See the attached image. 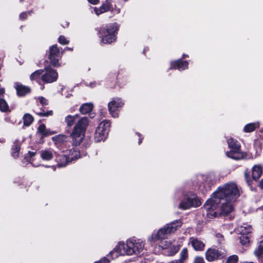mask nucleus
<instances>
[{
	"instance_id": "15",
	"label": "nucleus",
	"mask_w": 263,
	"mask_h": 263,
	"mask_svg": "<svg viewBox=\"0 0 263 263\" xmlns=\"http://www.w3.org/2000/svg\"><path fill=\"white\" fill-rule=\"evenodd\" d=\"M235 201L225 200L221 206V213L220 214H230L234 212L235 211L234 205Z\"/></svg>"
},
{
	"instance_id": "16",
	"label": "nucleus",
	"mask_w": 263,
	"mask_h": 263,
	"mask_svg": "<svg viewBox=\"0 0 263 263\" xmlns=\"http://www.w3.org/2000/svg\"><path fill=\"white\" fill-rule=\"evenodd\" d=\"M14 87L16 90L17 95L21 97L24 96L30 91L29 87L23 85L18 82L15 83Z\"/></svg>"
},
{
	"instance_id": "58",
	"label": "nucleus",
	"mask_w": 263,
	"mask_h": 263,
	"mask_svg": "<svg viewBox=\"0 0 263 263\" xmlns=\"http://www.w3.org/2000/svg\"><path fill=\"white\" fill-rule=\"evenodd\" d=\"M66 49H67V50H71V49L70 48H68V47H66Z\"/></svg>"
},
{
	"instance_id": "56",
	"label": "nucleus",
	"mask_w": 263,
	"mask_h": 263,
	"mask_svg": "<svg viewBox=\"0 0 263 263\" xmlns=\"http://www.w3.org/2000/svg\"><path fill=\"white\" fill-rule=\"evenodd\" d=\"M240 263H254V262H252V261H251V262H240Z\"/></svg>"
},
{
	"instance_id": "17",
	"label": "nucleus",
	"mask_w": 263,
	"mask_h": 263,
	"mask_svg": "<svg viewBox=\"0 0 263 263\" xmlns=\"http://www.w3.org/2000/svg\"><path fill=\"white\" fill-rule=\"evenodd\" d=\"M111 9L112 5L111 2L109 1H106L100 8L95 7L94 11L97 15H99L106 11H110Z\"/></svg>"
},
{
	"instance_id": "26",
	"label": "nucleus",
	"mask_w": 263,
	"mask_h": 263,
	"mask_svg": "<svg viewBox=\"0 0 263 263\" xmlns=\"http://www.w3.org/2000/svg\"><path fill=\"white\" fill-rule=\"evenodd\" d=\"M254 253L256 257L263 258V239L258 242Z\"/></svg>"
},
{
	"instance_id": "6",
	"label": "nucleus",
	"mask_w": 263,
	"mask_h": 263,
	"mask_svg": "<svg viewBox=\"0 0 263 263\" xmlns=\"http://www.w3.org/2000/svg\"><path fill=\"white\" fill-rule=\"evenodd\" d=\"M227 143L229 147L230 148V151L226 153V155L228 157L235 160L251 159L253 158L252 155L241 152L239 143L233 138H229L227 141Z\"/></svg>"
},
{
	"instance_id": "3",
	"label": "nucleus",
	"mask_w": 263,
	"mask_h": 263,
	"mask_svg": "<svg viewBox=\"0 0 263 263\" xmlns=\"http://www.w3.org/2000/svg\"><path fill=\"white\" fill-rule=\"evenodd\" d=\"M144 247V243L140 239L128 240L126 245L124 242H120L114 250L121 254L125 253L127 255L134 254L138 255L143 251Z\"/></svg>"
},
{
	"instance_id": "4",
	"label": "nucleus",
	"mask_w": 263,
	"mask_h": 263,
	"mask_svg": "<svg viewBox=\"0 0 263 263\" xmlns=\"http://www.w3.org/2000/svg\"><path fill=\"white\" fill-rule=\"evenodd\" d=\"M182 222L180 220H176L167 224L162 228L159 229L157 232L153 233L148 240L151 242L166 239L168 235L175 232L179 228H180Z\"/></svg>"
},
{
	"instance_id": "39",
	"label": "nucleus",
	"mask_w": 263,
	"mask_h": 263,
	"mask_svg": "<svg viewBox=\"0 0 263 263\" xmlns=\"http://www.w3.org/2000/svg\"><path fill=\"white\" fill-rule=\"evenodd\" d=\"M37 100L40 102V104L42 106H45L48 104L47 100L43 97H39L37 98Z\"/></svg>"
},
{
	"instance_id": "14",
	"label": "nucleus",
	"mask_w": 263,
	"mask_h": 263,
	"mask_svg": "<svg viewBox=\"0 0 263 263\" xmlns=\"http://www.w3.org/2000/svg\"><path fill=\"white\" fill-rule=\"evenodd\" d=\"M189 63L186 61H182L180 59L173 61L171 62L172 69H178L179 71L185 70L188 68Z\"/></svg>"
},
{
	"instance_id": "41",
	"label": "nucleus",
	"mask_w": 263,
	"mask_h": 263,
	"mask_svg": "<svg viewBox=\"0 0 263 263\" xmlns=\"http://www.w3.org/2000/svg\"><path fill=\"white\" fill-rule=\"evenodd\" d=\"M214 176L213 174H209V175H208V176H207L206 177V182H208V183H210L211 182L212 184L213 182L214 181Z\"/></svg>"
},
{
	"instance_id": "54",
	"label": "nucleus",
	"mask_w": 263,
	"mask_h": 263,
	"mask_svg": "<svg viewBox=\"0 0 263 263\" xmlns=\"http://www.w3.org/2000/svg\"><path fill=\"white\" fill-rule=\"evenodd\" d=\"M186 57H188V55L187 54H183L182 56V59H185L186 58Z\"/></svg>"
},
{
	"instance_id": "48",
	"label": "nucleus",
	"mask_w": 263,
	"mask_h": 263,
	"mask_svg": "<svg viewBox=\"0 0 263 263\" xmlns=\"http://www.w3.org/2000/svg\"><path fill=\"white\" fill-rule=\"evenodd\" d=\"M88 1L89 3H90L92 4H93V5H95V4H97V3H98V2L99 0H88Z\"/></svg>"
},
{
	"instance_id": "24",
	"label": "nucleus",
	"mask_w": 263,
	"mask_h": 263,
	"mask_svg": "<svg viewBox=\"0 0 263 263\" xmlns=\"http://www.w3.org/2000/svg\"><path fill=\"white\" fill-rule=\"evenodd\" d=\"M38 132L42 136L44 137L51 135L55 133L54 132H52L49 129H46V126L44 124H41L38 127Z\"/></svg>"
},
{
	"instance_id": "11",
	"label": "nucleus",
	"mask_w": 263,
	"mask_h": 263,
	"mask_svg": "<svg viewBox=\"0 0 263 263\" xmlns=\"http://www.w3.org/2000/svg\"><path fill=\"white\" fill-rule=\"evenodd\" d=\"M206 259L209 261H213L215 260H220L225 258L226 256L224 250H218L216 249L209 248L205 253Z\"/></svg>"
},
{
	"instance_id": "18",
	"label": "nucleus",
	"mask_w": 263,
	"mask_h": 263,
	"mask_svg": "<svg viewBox=\"0 0 263 263\" xmlns=\"http://www.w3.org/2000/svg\"><path fill=\"white\" fill-rule=\"evenodd\" d=\"M24 141L23 139H16L14 142L13 145L12 147V156L16 158H17L19 156V152L21 148V145L22 143Z\"/></svg>"
},
{
	"instance_id": "8",
	"label": "nucleus",
	"mask_w": 263,
	"mask_h": 263,
	"mask_svg": "<svg viewBox=\"0 0 263 263\" xmlns=\"http://www.w3.org/2000/svg\"><path fill=\"white\" fill-rule=\"evenodd\" d=\"M110 126V122L108 120L102 121L97 127L95 134L96 142L104 141L107 138Z\"/></svg>"
},
{
	"instance_id": "59",
	"label": "nucleus",
	"mask_w": 263,
	"mask_h": 263,
	"mask_svg": "<svg viewBox=\"0 0 263 263\" xmlns=\"http://www.w3.org/2000/svg\"><path fill=\"white\" fill-rule=\"evenodd\" d=\"M21 1H22V0H20Z\"/></svg>"
},
{
	"instance_id": "33",
	"label": "nucleus",
	"mask_w": 263,
	"mask_h": 263,
	"mask_svg": "<svg viewBox=\"0 0 263 263\" xmlns=\"http://www.w3.org/2000/svg\"><path fill=\"white\" fill-rule=\"evenodd\" d=\"M222 216L224 217V219H227L229 218L230 220H232L234 217V215L232 216V215H206V216L204 218L214 219L216 217Z\"/></svg>"
},
{
	"instance_id": "53",
	"label": "nucleus",
	"mask_w": 263,
	"mask_h": 263,
	"mask_svg": "<svg viewBox=\"0 0 263 263\" xmlns=\"http://www.w3.org/2000/svg\"><path fill=\"white\" fill-rule=\"evenodd\" d=\"M209 221H210L209 220H206L205 221H202L201 222V224H206V223H208V222H209Z\"/></svg>"
},
{
	"instance_id": "12",
	"label": "nucleus",
	"mask_w": 263,
	"mask_h": 263,
	"mask_svg": "<svg viewBox=\"0 0 263 263\" xmlns=\"http://www.w3.org/2000/svg\"><path fill=\"white\" fill-rule=\"evenodd\" d=\"M62 52L58 48L57 45H53L49 48V59L50 64L54 66H59V61L61 57Z\"/></svg>"
},
{
	"instance_id": "37",
	"label": "nucleus",
	"mask_w": 263,
	"mask_h": 263,
	"mask_svg": "<svg viewBox=\"0 0 263 263\" xmlns=\"http://www.w3.org/2000/svg\"><path fill=\"white\" fill-rule=\"evenodd\" d=\"M34 112L40 117H48L53 114L52 110H49L46 112L43 110H41L40 111L34 110Z\"/></svg>"
},
{
	"instance_id": "57",
	"label": "nucleus",
	"mask_w": 263,
	"mask_h": 263,
	"mask_svg": "<svg viewBox=\"0 0 263 263\" xmlns=\"http://www.w3.org/2000/svg\"><path fill=\"white\" fill-rule=\"evenodd\" d=\"M32 165H33V166H40V165H34V164H33Z\"/></svg>"
},
{
	"instance_id": "50",
	"label": "nucleus",
	"mask_w": 263,
	"mask_h": 263,
	"mask_svg": "<svg viewBox=\"0 0 263 263\" xmlns=\"http://www.w3.org/2000/svg\"><path fill=\"white\" fill-rule=\"evenodd\" d=\"M245 177L248 185H250L251 181L248 180V179H247V174H245Z\"/></svg>"
},
{
	"instance_id": "5",
	"label": "nucleus",
	"mask_w": 263,
	"mask_h": 263,
	"mask_svg": "<svg viewBox=\"0 0 263 263\" xmlns=\"http://www.w3.org/2000/svg\"><path fill=\"white\" fill-rule=\"evenodd\" d=\"M119 27L117 24H110L100 28L99 37L101 44H110L116 40V34Z\"/></svg>"
},
{
	"instance_id": "22",
	"label": "nucleus",
	"mask_w": 263,
	"mask_h": 263,
	"mask_svg": "<svg viewBox=\"0 0 263 263\" xmlns=\"http://www.w3.org/2000/svg\"><path fill=\"white\" fill-rule=\"evenodd\" d=\"M191 245L193 248L196 251H202L205 247L204 243L197 238H194L191 241Z\"/></svg>"
},
{
	"instance_id": "25",
	"label": "nucleus",
	"mask_w": 263,
	"mask_h": 263,
	"mask_svg": "<svg viewBox=\"0 0 263 263\" xmlns=\"http://www.w3.org/2000/svg\"><path fill=\"white\" fill-rule=\"evenodd\" d=\"M262 173V167L260 165H254L252 168V177L254 180L258 179Z\"/></svg>"
},
{
	"instance_id": "36",
	"label": "nucleus",
	"mask_w": 263,
	"mask_h": 263,
	"mask_svg": "<svg viewBox=\"0 0 263 263\" xmlns=\"http://www.w3.org/2000/svg\"><path fill=\"white\" fill-rule=\"evenodd\" d=\"M179 260L183 263L184 261L188 258V250L186 248H183L180 253Z\"/></svg>"
},
{
	"instance_id": "19",
	"label": "nucleus",
	"mask_w": 263,
	"mask_h": 263,
	"mask_svg": "<svg viewBox=\"0 0 263 263\" xmlns=\"http://www.w3.org/2000/svg\"><path fill=\"white\" fill-rule=\"evenodd\" d=\"M40 154L43 160L49 161L53 158L54 152L51 149H45L41 150Z\"/></svg>"
},
{
	"instance_id": "38",
	"label": "nucleus",
	"mask_w": 263,
	"mask_h": 263,
	"mask_svg": "<svg viewBox=\"0 0 263 263\" xmlns=\"http://www.w3.org/2000/svg\"><path fill=\"white\" fill-rule=\"evenodd\" d=\"M31 13L32 11H30L22 12L20 15V19L22 20H25L28 17V16L31 14Z\"/></svg>"
},
{
	"instance_id": "20",
	"label": "nucleus",
	"mask_w": 263,
	"mask_h": 263,
	"mask_svg": "<svg viewBox=\"0 0 263 263\" xmlns=\"http://www.w3.org/2000/svg\"><path fill=\"white\" fill-rule=\"evenodd\" d=\"M56 161L58 163V166L60 167L65 166L71 162L66 154L58 155L56 158Z\"/></svg>"
},
{
	"instance_id": "40",
	"label": "nucleus",
	"mask_w": 263,
	"mask_h": 263,
	"mask_svg": "<svg viewBox=\"0 0 263 263\" xmlns=\"http://www.w3.org/2000/svg\"><path fill=\"white\" fill-rule=\"evenodd\" d=\"M59 42L62 45L68 44L69 41L63 35H60L58 39Z\"/></svg>"
},
{
	"instance_id": "55",
	"label": "nucleus",
	"mask_w": 263,
	"mask_h": 263,
	"mask_svg": "<svg viewBox=\"0 0 263 263\" xmlns=\"http://www.w3.org/2000/svg\"><path fill=\"white\" fill-rule=\"evenodd\" d=\"M148 49V48H145L143 50V53H145L146 51Z\"/></svg>"
},
{
	"instance_id": "21",
	"label": "nucleus",
	"mask_w": 263,
	"mask_h": 263,
	"mask_svg": "<svg viewBox=\"0 0 263 263\" xmlns=\"http://www.w3.org/2000/svg\"><path fill=\"white\" fill-rule=\"evenodd\" d=\"M82 117H81L82 118ZM79 115L78 114H76L74 115H68L65 118V122L67 125V126L69 127H71L73 125L74 123L77 120V122L78 121L79 119Z\"/></svg>"
},
{
	"instance_id": "27",
	"label": "nucleus",
	"mask_w": 263,
	"mask_h": 263,
	"mask_svg": "<svg viewBox=\"0 0 263 263\" xmlns=\"http://www.w3.org/2000/svg\"><path fill=\"white\" fill-rule=\"evenodd\" d=\"M252 227L250 225L246 227L241 226L240 228L239 234L240 235L252 236Z\"/></svg>"
},
{
	"instance_id": "47",
	"label": "nucleus",
	"mask_w": 263,
	"mask_h": 263,
	"mask_svg": "<svg viewBox=\"0 0 263 263\" xmlns=\"http://www.w3.org/2000/svg\"><path fill=\"white\" fill-rule=\"evenodd\" d=\"M168 263H183L182 261H180L179 259L174 260L171 262Z\"/></svg>"
},
{
	"instance_id": "1",
	"label": "nucleus",
	"mask_w": 263,
	"mask_h": 263,
	"mask_svg": "<svg viewBox=\"0 0 263 263\" xmlns=\"http://www.w3.org/2000/svg\"><path fill=\"white\" fill-rule=\"evenodd\" d=\"M88 124V118L83 117L76 123L70 134L72 145L74 146L66 152V155L70 161L80 157V151L77 147V146L80 145L83 142V146L85 147H87L90 144L88 141L84 139Z\"/></svg>"
},
{
	"instance_id": "43",
	"label": "nucleus",
	"mask_w": 263,
	"mask_h": 263,
	"mask_svg": "<svg viewBox=\"0 0 263 263\" xmlns=\"http://www.w3.org/2000/svg\"><path fill=\"white\" fill-rule=\"evenodd\" d=\"M110 260L106 257H104L100 260L95 262L94 263H109Z\"/></svg>"
},
{
	"instance_id": "30",
	"label": "nucleus",
	"mask_w": 263,
	"mask_h": 263,
	"mask_svg": "<svg viewBox=\"0 0 263 263\" xmlns=\"http://www.w3.org/2000/svg\"><path fill=\"white\" fill-rule=\"evenodd\" d=\"M252 236L249 235H240L239 237L240 242L243 246L248 247L251 242V238Z\"/></svg>"
},
{
	"instance_id": "2",
	"label": "nucleus",
	"mask_w": 263,
	"mask_h": 263,
	"mask_svg": "<svg viewBox=\"0 0 263 263\" xmlns=\"http://www.w3.org/2000/svg\"><path fill=\"white\" fill-rule=\"evenodd\" d=\"M239 195L238 186L233 182L224 184L214 192V196L218 197L220 200L223 199L228 201H236Z\"/></svg>"
},
{
	"instance_id": "13",
	"label": "nucleus",
	"mask_w": 263,
	"mask_h": 263,
	"mask_svg": "<svg viewBox=\"0 0 263 263\" xmlns=\"http://www.w3.org/2000/svg\"><path fill=\"white\" fill-rule=\"evenodd\" d=\"M58 73L57 71L50 67H45L42 75V80L45 83H50L57 81Z\"/></svg>"
},
{
	"instance_id": "46",
	"label": "nucleus",
	"mask_w": 263,
	"mask_h": 263,
	"mask_svg": "<svg viewBox=\"0 0 263 263\" xmlns=\"http://www.w3.org/2000/svg\"><path fill=\"white\" fill-rule=\"evenodd\" d=\"M29 154L30 157L29 161L30 162V163H32L31 161H32V160L31 159V158L35 155L36 152H29Z\"/></svg>"
},
{
	"instance_id": "45",
	"label": "nucleus",
	"mask_w": 263,
	"mask_h": 263,
	"mask_svg": "<svg viewBox=\"0 0 263 263\" xmlns=\"http://www.w3.org/2000/svg\"><path fill=\"white\" fill-rule=\"evenodd\" d=\"M86 86H88L91 88H93L97 86V83L95 82H92L90 83L89 84H86Z\"/></svg>"
},
{
	"instance_id": "28",
	"label": "nucleus",
	"mask_w": 263,
	"mask_h": 263,
	"mask_svg": "<svg viewBox=\"0 0 263 263\" xmlns=\"http://www.w3.org/2000/svg\"><path fill=\"white\" fill-rule=\"evenodd\" d=\"M93 108V105L90 103L82 104L80 108V111L82 114H86L90 112Z\"/></svg>"
},
{
	"instance_id": "10",
	"label": "nucleus",
	"mask_w": 263,
	"mask_h": 263,
	"mask_svg": "<svg viewBox=\"0 0 263 263\" xmlns=\"http://www.w3.org/2000/svg\"><path fill=\"white\" fill-rule=\"evenodd\" d=\"M221 200L218 197L214 196V192L204 204L203 209L205 212L208 214H217L216 211L219 203Z\"/></svg>"
},
{
	"instance_id": "35",
	"label": "nucleus",
	"mask_w": 263,
	"mask_h": 263,
	"mask_svg": "<svg viewBox=\"0 0 263 263\" xmlns=\"http://www.w3.org/2000/svg\"><path fill=\"white\" fill-rule=\"evenodd\" d=\"M0 110L2 112H6L9 110V106L6 100L3 98L0 99Z\"/></svg>"
},
{
	"instance_id": "49",
	"label": "nucleus",
	"mask_w": 263,
	"mask_h": 263,
	"mask_svg": "<svg viewBox=\"0 0 263 263\" xmlns=\"http://www.w3.org/2000/svg\"><path fill=\"white\" fill-rule=\"evenodd\" d=\"M259 186L261 189H263V179H262L259 182Z\"/></svg>"
},
{
	"instance_id": "32",
	"label": "nucleus",
	"mask_w": 263,
	"mask_h": 263,
	"mask_svg": "<svg viewBox=\"0 0 263 263\" xmlns=\"http://www.w3.org/2000/svg\"><path fill=\"white\" fill-rule=\"evenodd\" d=\"M33 121V117L29 114H26L23 117V122L24 125L29 126Z\"/></svg>"
},
{
	"instance_id": "44",
	"label": "nucleus",
	"mask_w": 263,
	"mask_h": 263,
	"mask_svg": "<svg viewBox=\"0 0 263 263\" xmlns=\"http://www.w3.org/2000/svg\"><path fill=\"white\" fill-rule=\"evenodd\" d=\"M110 11L113 12L114 13L118 14L120 12V9L119 8H115L114 9H113V8L112 7V9Z\"/></svg>"
},
{
	"instance_id": "51",
	"label": "nucleus",
	"mask_w": 263,
	"mask_h": 263,
	"mask_svg": "<svg viewBox=\"0 0 263 263\" xmlns=\"http://www.w3.org/2000/svg\"><path fill=\"white\" fill-rule=\"evenodd\" d=\"M5 92V89L3 88H0V95H3Z\"/></svg>"
},
{
	"instance_id": "23",
	"label": "nucleus",
	"mask_w": 263,
	"mask_h": 263,
	"mask_svg": "<svg viewBox=\"0 0 263 263\" xmlns=\"http://www.w3.org/2000/svg\"><path fill=\"white\" fill-rule=\"evenodd\" d=\"M259 123L258 122L250 123L246 124L244 128L243 131L245 133H251L254 131L256 128L259 127Z\"/></svg>"
},
{
	"instance_id": "34",
	"label": "nucleus",
	"mask_w": 263,
	"mask_h": 263,
	"mask_svg": "<svg viewBox=\"0 0 263 263\" xmlns=\"http://www.w3.org/2000/svg\"><path fill=\"white\" fill-rule=\"evenodd\" d=\"M67 137L63 135H59L52 137V140L55 144L61 143L66 140Z\"/></svg>"
},
{
	"instance_id": "31",
	"label": "nucleus",
	"mask_w": 263,
	"mask_h": 263,
	"mask_svg": "<svg viewBox=\"0 0 263 263\" xmlns=\"http://www.w3.org/2000/svg\"><path fill=\"white\" fill-rule=\"evenodd\" d=\"M179 250V247L178 246H173L170 248L165 249V253H167L168 256H174Z\"/></svg>"
},
{
	"instance_id": "52",
	"label": "nucleus",
	"mask_w": 263,
	"mask_h": 263,
	"mask_svg": "<svg viewBox=\"0 0 263 263\" xmlns=\"http://www.w3.org/2000/svg\"><path fill=\"white\" fill-rule=\"evenodd\" d=\"M138 135L139 137H140V136H141L140 134L139 133H138ZM142 141V138H140L139 140V142H138L139 144L141 143Z\"/></svg>"
},
{
	"instance_id": "42",
	"label": "nucleus",
	"mask_w": 263,
	"mask_h": 263,
	"mask_svg": "<svg viewBox=\"0 0 263 263\" xmlns=\"http://www.w3.org/2000/svg\"><path fill=\"white\" fill-rule=\"evenodd\" d=\"M193 263H205V262L202 257L196 256L194 260Z\"/></svg>"
},
{
	"instance_id": "29",
	"label": "nucleus",
	"mask_w": 263,
	"mask_h": 263,
	"mask_svg": "<svg viewBox=\"0 0 263 263\" xmlns=\"http://www.w3.org/2000/svg\"><path fill=\"white\" fill-rule=\"evenodd\" d=\"M43 72V70H36L30 75V80L31 81H36L39 83L41 81V79H42V75Z\"/></svg>"
},
{
	"instance_id": "7",
	"label": "nucleus",
	"mask_w": 263,
	"mask_h": 263,
	"mask_svg": "<svg viewBox=\"0 0 263 263\" xmlns=\"http://www.w3.org/2000/svg\"><path fill=\"white\" fill-rule=\"evenodd\" d=\"M201 204V202L199 198L194 194L190 193L184 194V199L179 203L178 208L179 209L185 210L191 208L198 207Z\"/></svg>"
},
{
	"instance_id": "9",
	"label": "nucleus",
	"mask_w": 263,
	"mask_h": 263,
	"mask_svg": "<svg viewBox=\"0 0 263 263\" xmlns=\"http://www.w3.org/2000/svg\"><path fill=\"white\" fill-rule=\"evenodd\" d=\"M124 104L120 98H115L108 103V111L112 117L116 118L119 117V108L122 107Z\"/></svg>"
}]
</instances>
